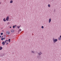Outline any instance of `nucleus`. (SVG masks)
Segmentation results:
<instances>
[{"label": "nucleus", "instance_id": "8", "mask_svg": "<svg viewBox=\"0 0 61 61\" xmlns=\"http://www.w3.org/2000/svg\"><path fill=\"white\" fill-rule=\"evenodd\" d=\"M31 52L32 53H35V51H34L31 50Z\"/></svg>", "mask_w": 61, "mask_h": 61}, {"label": "nucleus", "instance_id": "14", "mask_svg": "<svg viewBox=\"0 0 61 61\" xmlns=\"http://www.w3.org/2000/svg\"><path fill=\"white\" fill-rule=\"evenodd\" d=\"M48 6L49 7H50V4H48Z\"/></svg>", "mask_w": 61, "mask_h": 61}, {"label": "nucleus", "instance_id": "26", "mask_svg": "<svg viewBox=\"0 0 61 61\" xmlns=\"http://www.w3.org/2000/svg\"><path fill=\"white\" fill-rule=\"evenodd\" d=\"M1 4V2H0V4Z\"/></svg>", "mask_w": 61, "mask_h": 61}, {"label": "nucleus", "instance_id": "6", "mask_svg": "<svg viewBox=\"0 0 61 61\" xmlns=\"http://www.w3.org/2000/svg\"><path fill=\"white\" fill-rule=\"evenodd\" d=\"M2 44L3 45H4L5 44V41L3 42H2Z\"/></svg>", "mask_w": 61, "mask_h": 61}, {"label": "nucleus", "instance_id": "27", "mask_svg": "<svg viewBox=\"0 0 61 61\" xmlns=\"http://www.w3.org/2000/svg\"><path fill=\"white\" fill-rule=\"evenodd\" d=\"M60 38H61V36H60Z\"/></svg>", "mask_w": 61, "mask_h": 61}, {"label": "nucleus", "instance_id": "17", "mask_svg": "<svg viewBox=\"0 0 61 61\" xmlns=\"http://www.w3.org/2000/svg\"><path fill=\"white\" fill-rule=\"evenodd\" d=\"M20 31H21V29H20L19 30V32H20Z\"/></svg>", "mask_w": 61, "mask_h": 61}, {"label": "nucleus", "instance_id": "31", "mask_svg": "<svg viewBox=\"0 0 61 61\" xmlns=\"http://www.w3.org/2000/svg\"><path fill=\"white\" fill-rule=\"evenodd\" d=\"M15 26H16V25H15Z\"/></svg>", "mask_w": 61, "mask_h": 61}, {"label": "nucleus", "instance_id": "9", "mask_svg": "<svg viewBox=\"0 0 61 61\" xmlns=\"http://www.w3.org/2000/svg\"><path fill=\"white\" fill-rule=\"evenodd\" d=\"M13 1L12 0H11L10 1V3H13Z\"/></svg>", "mask_w": 61, "mask_h": 61}, {"label": "nucleus", "instance_id": "18", "mask_svg": "<svg viewBox=\"0 0 61 61\" xmlns=\"http://www.w3.org/2000/svg\"><path fill=\"white\" fill-rule=\"evenodd\" d=\"M41 28H42V29H43V28H44V26H42L41 27Z\"/></svg>", "mask_w": 61, "mask_h": 61}, {"label": "nucleus", "instance_id": "30", "mask_svg": "<svg viewBox=\"0 0 61 61\" xmlns=\"http://www.w3.org/2000/svg\"><path fill=\"white\" fill-rule=\"evenodd\" d=\"M1 47V46H0V47Z\"/></svg>", "mask_w": 61, "mask_h": 61}, {"label": "nucleus", "instance_id": "11", "mask_svg": "<svg viewBox=\"0 0 61 61\" xmlns=\"http://www.w3.org/2000/svg\"><path fill=\"white\" fill-rule=\"evenodd\" d=\"M5 18L3 19V20L4 22H5V21H6V20H5Z\"/></svg>", "mask_w": 61, "mask_h": 61}, {"label": "nucleus", "instance_id": "28", "mask_svg": "<svg viewBox=\"0 0 61 61\" xmlns=\"http://www.w3.org/2000/svg\"><path fill=\"white\" fill-rule=\"evenodd\" d=\"M10 28H11V27H10Z\"/></svg>", "mask_w": 61, "mask_h": 61}, {"label": "nucleus", "instance_id": "24", "mask_svg": "<svg viewBox=\"0 0 61 61\" xmlns=\"http://www.w3.org/2000/svg\"><path fill=\"white\" fill-rule=\"evenodd\" d=\"M1 37H2V36H0V38H1Z\"/></svg>", "mask_w": 61, "mask_h": 61}, {"label": "nucleus", "instance_id": "23", "mask_svg": "<svg viewBox=\"0 0 61 61\" xmlns=\"http://www.w3.org/2000/svg\"><path fill=\"white\" fill-rule=\"evenodd\" d=\"M6 41H7V42H8V40H6Z\"/></svg>", "mask_w": 61, "mask_h": 61}, {"label": "nucleus", "instance_id": "16", "mask_svg": "<svg viewBox=\"0 0 61 61\" xmlns=\"http://www.w3.org/2000/svg\"><path fill=\"white\" fill-rule=\"evenodd\" d=\"M20 26H20L19 27V26H17V28H18V29H19V27H20Z\"/></svg>", "mask_w": 61, "mask_h": 61}, {"label": "nucleus", "instance_id": "19", "mask_svg": "<svg viewBox=\"0 0 61 61\" xmlns=\"http://www.w3.org/2000/svg\"><path fill=\"white\" fill-rule=\"evenodd\" d=\"M3 33H1V35H3Z\"/></svg>", "mask_w": 61, "mask_h": 61}, {"label": "nucleus", "instance_id": "21", "mask_svg": "<svg viewBox=\"0 0 61 61\" xmlns=\"http://www.w3.org/2000/svg\"><path fill=\"white\" fill-rule=\"evenodd\" d=\"M15 26H13V28H15Z\"/></svg>", "mask_w": 61, "mask_h": 61}, {"label": "nucleus", "instance_id": "22", "mask_svg": "<svg viewBox=\"0 0 61 61\" xmlns=\"http://www.w3.org/2000/svg\"><path fill=\"white\" fill-rule=\"evenodd\" d=\"M8 44V42H7L6 43V45H7Z\"/></svg>", "mask_w": 61, "mask_h": 61}, {"label": "nucleus", "instance_id": "4", "mask_svg": "<svg viewBox=\"0 0 61 61\" xmlns=\"http://www.w3.org/2000/svg\"><path fill=\"white\" fill-rule=\"evenodd\" d=\"M51 18H50V19H49V23H50V22H51Z\"/></svg>", "mask_w": 61, "mask_h": 61}, {"label": "nucleus", "instance_id": "12", "mask_svg": "<svg viewBox=\"0 0 61 61\" xmlns=\"http://www.w3.org/2000/svg\"><path fill=\"white\" fill-rule=\"evenodd\" d=\"M11 32H14V30H11Z\"/></svg>", "mask_w": 61, "mask_h": 61}, {"label": "nucleus", "instance_id": "3", "mask_svg": "<svg viewBox=\"0 0 61 61\" xmlns=\"http://www.w3.org/2000/svg\"><path fill=\"white\" fill-rule=\"evenodd\" d=\"M6 21H8L9 20V16H8L6 18Z\"/></svg>", "mask_w": 61, "mask_h": 61}, {"label": "nucleus", "instance_id": "32", "mask_svg": "<svg viewBox=\"0 0 61 61\" xmlns=\"http://www.w3.org/2000/svg\"><path fill=\"white\" fill-rule=\"evenodd\" d=\"M15 26H16V25H15Z\"/></svg>", "mask_w": 61, "mask_h": 61}, {"label": "nucleus", "instance_id": "13", "mask_svg": "<svg viewBox=\"0 0 61 61\" xmlns=\"http://www.w3.org/2000/svg\"><path fill=\"white\" fill-rule=\"evenodd\" d=\"M3 48H2V47H0V50H2V49Z\"/></svg>", "mask_w": 61, "mask_h": 61}, {"label": "nucleus", "instance_id": "1", "mask_svg": "<svg viewBox=\"0 0 61 61\" xmlns=\"http://www.w3.org/2000/svg\"><path fill=\"white\" fill-rule=\"evenodd\" d=\"M53 43L54 44L56 43V42H57V39H53Z\"/></svg>", "mask_w": 61, "mask_h": 61}, {"label": "nucleus", "instance_id": "20", "mask_svg": "<svg viewBox=\"0 0 61 61\" xmlns=\"http://www.w3.org/2000/svg\"><path fill=\"white\" fill-rule=\"evenodd\" d=\"M10 23L8 22L7 23V25H9Z\"/></svg>", "mask_w": 61, "mask_h": 61}, {"label": "nucleus", "instance_id": "15", "mask_svg": "<svg viewBox=\"0 0 61 61\" xmlns=\"http://www.w3.org/2000/svg\"><path fill=\"white\" fill-rule=\"evenodd\" d=\"M8 41H9V43H10V39H9Z\"/></svg>", "mask_w": 61, "mask_h": 61}, {"label": "nucleus", "instance_id": "7", "mask_svg": "<svg viewBox=\"0 0 61 61\" xmlns=\"http://www.w3.org/2000/svg\"><path fill=\"white\" fill-rule=\"evenodd\" d=\"M5 39V38H2L1 39V40H4Z\"/></svg>", "mask_w": 61, "mask_h": 61}, {"label": "nucleus", "instance_id": "25", "mask_svg": "<svg viewBox=\"0 0 61 61\" xmlns=\"http://www.w3.org/2000/svg\"><path fill=\"white\" fill-rule=\"evenodd\" d=\"M5 43H6V41H5Z\"/></svg>", "mask_w": 61, "mask_h": 61}, {"label": "nucleus", "instance_id": "2", "mask_svg": "<svg viewBox=\"0 0 61 61\" xmlns=\"http://www.w3.org/2000/svg\"><path fill=\"white\" fill-rule=\"evenodd\" d=\"M6 33V35H10V32H9V31H7Z\"/></svg>", "mask_w": 61, "mask_h": 61}, {"label": "nucleus", "instance_id": "29", "mask_svg": "<svg viewBox=\"0 0 61 61\" xmlns=\"http://www.w3.org/2000/svg\"><path fill=\"white\" fill-rule=\"evenodd\" d=\"M2 37H3V36H2Z\"/></svg>", "mask_w": 61, "mask_h": 61}, {"label": "nucleus", "instance_id": "10", "mask_svg": "<svg viewBox=\"0 0 61 61\" xmlns=\"http://www.w3.org/2000/svg\"><path fill=\"white\" fill-rule=\"evenodd\" d=\"M58 40H61V38L60 37H59L58 38Z\"/></svg>", "mask_w": 61, "mask_h": 61}, {"label": "nucleus", "instance_id": "5", "mask_svg": "<svg viewBox=\"0 0 61 61\" xmlns=\"http://www.w3.org/2000/svg\"><path fill=\"white\" fill-rule=\"evenodd\" d=\"M41 54H42V52L41 51L38 53L39 56H40Z\"/></svg>", "mask_w": 61, "mask_h": 61}]
</instances>
